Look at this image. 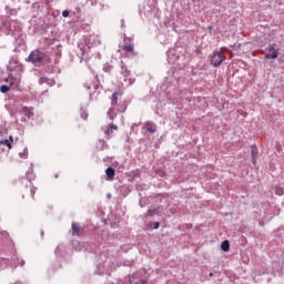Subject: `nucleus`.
<instances>
[{"instance_id": "1", "label": "nucleus", "mask_w": 284, "mask_h": 284, "mask_svg": "<svg viewBox=\"0 0 284 284\" xmlns=\"http://www.w3.org/2000/svg\"><path fill=\"white\" fill-rule=\"evenodd\" d=\"M121 97H123V92L115 91L111 98V105H118V112H125V110H128V105L124 102L123 104H121V102L119 103V99H121Z\"/></svg>"}, {"instance_id": "2", "label": "nucleus", "mask_w": 284, "mask_h": 284, "mask_svg": "<svg viewBox=\"0 0 284 284\" xmlns=\"http://www.w3.org/2000/svg\"><path fill=\"white\" fill-rule=\"evenodd\" d=\"M225 53L222 51H214L211 55V65L219 68L225 61Z\"/></svg>"}, {"instance_id": "3", "label": "nucleus", "mask_w": 284, "mask_h": 284, "mask_svg": "<svg viewBox=\"0 0 284 284\" xmlns=\"http://www.w3.org/2000/svg\"><path fill=\"white\" fill-rule=\"evenodd\" d=\"M44 57L45 54L43 52L34 50L29 54L28 61H31V63H41Z\"/></svg>"}, {"instance_id": "4", "label": "nucleus", "mask_w": 284, "mask_h": 284, "mask_svg": "<svg viewBox=\"0 0 284 284\" xmlns=\"http://www.w3.org/2000/svg\"><path fill=\"white\" fill-rule=\"evenodd\" d=\"M266 50L268 53L264 55V59H278V49H276V43L270 44Z\"/></svg>"}, {"instance_id": "5", "label": "nucleus", "mask_w": 284, "mask_h": 284, "mask_svg": "<svg viewBox=\"0 0 284 284\" xmlns=\"http://www.w3.org/2000/svg\"><path fill=\"white\" fill-rule=\"evenodd\" d=\"M252 163L256 165V158L258 156V148L256 145L251 146Z\"/></svg>"}, {"instance_id": "6", "label": "nucleus", "mask_w": 284, "mask_h": 284, "mask_svg": "<svg viewBox=\"0 0 284 284\" xmlns=\"http://www.w3.org/2000/svg\"><path fill=\"white\" fill-rule=\"evenodd\" d=\"M82 230L83 229L79 224L72 223V236H81Z\"/></svg>"}, {"instance_id": "7", "label": "nucleus", "mask_w": 284, "mask_h": 284, "mask_svg": "<svg viewBox=\"0 0 284 284\" xmlns=\"http://www.w3.org/2000/svg\"><path fill=\"white\" fill-rule=\"evenodd\" d=\"M105 174H106V181H114V176H115L116 172L114 171V169L108 168L105 170Z\"/></svg>"}, {"instance_id": "8", "label": "nucleus", "mask_w": 284, "mask_h": 284, "mask_svg": "<svg viewBox=\"0 0 284 284\" xmlns=\"http://www.w3.org/2000/svg\"><path fill=\"white\" fill-rule=\"evenodd\" d=\"M144 128L145 130H148V132H151V134H154V132H156V124L152 122H145Z\"/></svg>"}, {"instance_id": "9", "label": "nucleus", "mask_w": 284, "mask_h": 284, "mask_svg": "<svg viewBox=\"0 0 284 284\" xmlns=\"http://www.w3.org/2000/svg\"><path fill=\"white\" fill-rule=\"evenodd\" d=\"M22 112L24 113L26 116H28V119H30L31 116H34L33 108L23 106Z\"/></svg>"}, {"instance_id": "10", "label": "nucleus", "mask_w": 284, "mask_h": 284, "mask_svg": "<svg viewBox=\"0 0 284 284\" xmlns=\"http://www.w3.org/2000/svg\"><path fill=\"white\" fill-rule=\"evenodd\" d=\"M13 139H12V135H10L9 136V140H3V141H1V144L2 145H7V148L9 149V150H12V143H13Z\"/></svg>"}, {"instance_id": "11", "label": "nucleus", "mask_w": 284, "mask_h": 284, "mask_svg": "<svg viewBox=\"0 0 284 284\" xmlns=\"http://www.w3.org/2000/svg\"><path fill=\"white\" fill-rule=\"evenodd\" d=\"M221 248L223 250V252H230V241H223L221 244Z\"/></svg>"}, {"instance_id": "12", "label": "nucleus", "mask_w": 284, "mask_h": 284, "mask_svg": "<svg viewBox=\"0 0 284 284\" xmlns=\"http://www.w3.org/2000/svg\"><path fill=\"white\" fill-rule=\"evenodd\" d=\"M123 51L124 52H134V44L125 43L123 45Z\"/></svg>"}, {"instance_id": "13", "label": "nucleus", "mask_w": 284, "mask_h": 284, "mask_svg": "<svg viewBox=\"0 0 284 284\" xmlns=\"http://www.w3.org/2000/svg\"><path fill=\"white\" fill-rule=\"evenodd\" d=\"M275 194H276V196H283L284 187L281 185L275 186Z\"/></svg>"}, {"instance_id": "14", "label": "nucleus", "mask_w": 284, "mask_h": 284, "mask_svg": "<svg viewBox=\"0 0 284 284\" xmlns=\"http://www.w3.org/2000/svg\"><path fill=\"white\" fill-rule=\"evenodd\" d=\"M6 83H9V85H14V83H17V78L12 77V75H9L7 79H6Z\"/></svg>"}, {"instance_id": "15", "label": "nucleus", "mask_w": 284, "mask_h": 284, "mask_svg": "<svg viewBox=\"0 0 284 284\" xmlns=\"http://www.w3.org/2000/svg\"><path fill=\"white\" fill-rule=\"evenodd\" d=\"M0 92H2V94H6V92H10V87H8V85H1V87H0Z\"/></svg>"}, {"instance_id": "16", "label": "nucleus", "mask_w": 284, "mask_h": 284, "mask_svg": "<svg viewBox=\"0 0 284 284\" xmlns=\"http://www.w3.org/2000/svg\"><path fill=\"white\" fill-rule=\"evenodd\" d=\"M21 159H28V150L23 149L22 152L19 153Z\"/></svg>"}, {"instance_id": "17", "label": "nucleus", "mask_w": 284, "mask_h": 284, "mask_svg": "<svg viewBox=\"0 0 284 284\" xmlns=\"http://www.w3.org/2000/svg\"><path fill=\"white\" fill-rule=\"evenodd\" d=\"M81 118L85 121L88 119V112L82 111L81 112Z\"/></svg>"}, {"instance_id": "18", "label": "nucleus", "mask_w": 284, "mask_h": 284, "mask_svg": "<svg viewBox=\"0 0 284 284\" xmlns=\"http://www.w3.org/2000/svg\"><path fill=\"white\" fill-rule=\"evenodd\" d=\"M155 214H156V211H154V210H149L148 211L149 216H154Z\"/></svg>"}, {"instance_id": "19", "label": "nucleus", "mask_w": 284, "mask_h": 284, "mask_svg": "<svg viewBox=\"0 0 284 284\" xmlns=\"http://www.w3.org/2000/svg\"><path fill=\"white\" fill-rule=\"evenodd\" d=\"M62 17H64V18L70 17V11L64 10V11L62 12Z\"/></svg>"}, {"instance_id": "20", "label": "nucleus", "mask_w": 284, "mask_h": 284, "mask_svg": "<svg viewBox=\"0 0 284 284\" xmlns=\"http://www.w3.org/2000/svg\"><path fill=\"white\" fill-rule=\"evenodd\" d=\"M109 128H110L111 130H119V126H116V124H113V123H111V124L109 125Z\"/></svg>"}, {"instance_id": "21", "label": "nucleus", "mask_w": 284, "mask_h": 284, "mask_svg": "<svg viewBox=\"0 0 284 284\" xmlns=\"http://www.w3.org/2000/svg\"><path fill=\"white\" fill-rule=\"evenodd\" d=\"M159 227H161V224H160L159 222H154L153 229H154V230H159Z\"/></svg>"}, {"instance_id": "22", "label": "nucleus", "mask_w": 284, "mask_h": 284, "mask_svg": "<svg viewBox=\"0 0 284 284\" xmlns=\"http://www.w3.org/2000/svg\"><path fill=\"white\" fill-rule=\"evenodd\" d=\"M112 129H108L106 131H105V134H106V136H110V134H112Z\"/></svg>"}, {"instance_id": "23", "label": "nucleus", "mask_w": 284, "mask_h": 284, "mask_svg": "<svg viewBox=\"0 0 284 284\" xmlns=\"http://www.w3.org/2000/svg\"><path fill=\"white\" fill-rule=\"evenodd\" d=\"M31 194H34V189H31Z\"/></svg>"}, {"instance_id": "24", "label": "nucleus", "mask_w": 284, "mask_h": 284, "mask_svg": "<svg viewBox=\"0 0 284 284\" xmlns=\"http://www.w3.org/2000/svg\"><path fill=\"white\" fill-rule=\"evenodd\" d=\"M110 119L113 120V119H114V115H110Z\"/></svg>"}, {"instance_id": "25", "label": "nucleus", "mask_w": 284, "mask_h": 284, "mask_svg": "<svg viewBox=\"0 0 284 284\" xmlns=\"http://www.w3.org/2000/svg\"><path fill=\"white\" fill-rule=\"evenodd\" d=\"M210 276H214V274H213V273H210Z\"/></svg>"}, {"instance_id": "26", "label": "nucleus", "mask_w": 284, "mask_h": 284, "mask_svg": "<svg viewBox=\"0 0 284 284\" xmlns=\"http://www.w3.org/2000/svg\"><path fill=\"white\" fill-rule=\"evenodd\" d=\"M209 30H212V27H209Z\"/></svg>"}]
</instances>
